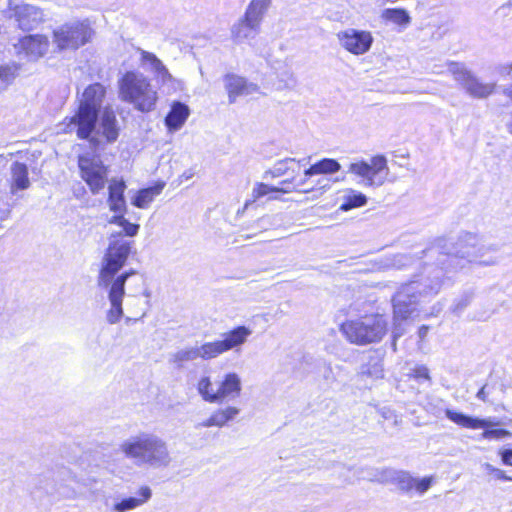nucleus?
I'll use <instances>...</instances> for the list:
<instances>
[{"label": "nucleus", "instance_id": "obj_53", "mask_svg": "<svg viewBox=\"0 0 512 512\" xmlns=\"http://www.w3.org/2000/svg\"><path fill=\"white\" fill-rule=\"evenodd\" d=\"M270 199L277 200V199H279V197L275 195V196H271Z\"/></svg>", "mask_w": 512, "mask_h": 512}, {"label": "nucleus", "instance_id": "obj_40", "mask_svg": "<svg viewBox=\"0 0 512 512\" xmlns=\"http://www.w3.org/2000/svg\"><path fill=\"white\" fill-rule=\"evenodd\" d=\"M499 455L504 465L512 466V448L501 449Z\"/></svg>", "mask_w": 512, "mask_h": 512}, {"label": "nucleus", "instance_id": "obj_38", "mask_svg": "<svg viewBox=\"0 0 512 512\" xmlns=\"http://www.w3.org/2000/svg\"><path fill=\"white\" fill-rule=\"evenodd\" d=\"M361 374L367 375L370 377H374V378H381L383 376V369H382L381 364L375 363L373 365L372 369L362 367Z\"/></svg>", "mask_w": 512, "mask_h": 512}, {"label": "nucleus", "instance_id": "obj_26", "mask_svg": "<svg viewBox=\"0 0 512 512\" xmlns=\"http://www.w3.org/2000/svg\"><path fill=\"white\" fill-rule=\"evenodd\" d=\"M165 186L164 182L157 183L152 187L141 189L137 192L132 200V204L140 209H146L154 200L155 196L159 195Z\"/></svg>", "mask_w": 512, "mask_h": 512}, {"label": "nucleus", "instance_id": "obj_44", "mask_svg": "<svg viewBox=\"0 0 512 512\" xmlns=\"http://www.w3.org/2000/svg\"><path fill=\"white\" fill-rule=\"evenodd\" d=\"M428 330H429V327H428V326H425V325H423V326H421V327L419 328V330H418V336H419V338H420L421 340H422V339H424V337L426 336V334H427Z\"/></svg>", "mask_w": 512, "mask_h": 512}, {"label": "nucleus", "instance_id": "obj_15", "mask_svg": "<svg viewBox=\"0 0 512 512\" xmlns=\"http://www.w3.org/2000/svg\"><path fill=\"white\" fill-rule=\"evenodd\" d=\"M450 73L473 97L486 98L495 90L494 83H485L478 80L470 71L450 62Z\"/></svg>", "mask_w": 512, "mask_h": 512}, {"label": "nucleus", "instance_id": "obj_52", "mask_svg": "<svg viewBox=\"0 0 512 512\" xmlns=\"http://www.w3.org/2000/svg\"><path fill=\"white\" fill-rule=\"evenodd\" d=\"M304 183H305V181H304V180H303V181H301V182H299V183L297 184V187H300V186L304 185Z\"/></svg>", "mask_w": 512, "mask_h": 512}, {"label": "nucleus", "instance_id": "obj_49", "mask_svg": "<svg viewBox=\"0 0 512 512\" xmlns=\"http://www.w3.org/2000/svg\"><path fill=\"white\" fill-rule=\"evenodd\" d=\"M313 190V188H307V189H300L299 191L303 192V193H308V192H311Z\"/></svg>", "mask_w": 512, "mask_h": 512}, {"label": "nucleus", "instance_id": "obj_22", "mask_svg": "<svg viewBox=\"0 0 512 512\" xmlns=\"http://www.w3.org/2000/svg\"><path fill=\"white\" fill-rule=\"evenodd\" d=\"M20 46L28 57L38 59L46 53L49 42L43 35H29L21 40Z\"/></svg>", "mask_w": 512, "mask_h": 512}, {"label": "nucleus", "instance_id": "obj_20", "mask_svg": "<svg viewBox=\"0 0 512 512\" xmlns=\"http://www.w3.org/2000/svg\"><path fill=\"white\" fill-rule=\"evenodd\" d=\"M248 15L245 11L244 16L231 28V36L236 42L249 39L259 32L262 19L258 17L252 19Z\"/></svg>", "mask_w": 512, "mask_h": 512}, {"label": "nucleus", "instance_id": "obj_34", "mask_svg": "<svg viewBox=\"0 0 512 512\" xmlns=\"http://www.w3.org/2000/svg\"><path fill=\"white\" fill-rule=\"evenodd\" d=\"M294 163H296V160L293 158L278 161L270 170L265 172V176L271 175L273 178L281 177L291 169L290 165Z\"/></svg>", "mask_w": 512, "mask_h": 512}, {"label": "nucleus", "instance_id": "obj_37", "mask_svg": "<svg viewBox=\"0 0 512 512\" xmlns=\"http://www.w3.org/2000/svg\"><path fill=\"white\" fill-rule=\"evenodd\" d=\"M14 78V72L10 67L0 66V92L3 91Z\"/></svg>", "mask_w": 512, "mask_h": 512}, {"label": "nucleus", "instance_id": "obj_13", "mask_svg": "<svg viewBox=\"0 0 512 512\" xmlns=\"http://www.w3.org/2000/svg\"><path fill=\"white\" fill-rule=\"evenodd\" d=\"M82 179L87 183L92 194H98L108 181V169L97 155H81L78 160Z\"/></svg>", "mask_w": 512, "mask_h": 512}, {"label": "nucleus", "instance_id": "obj_29", "mask_svg": "<svg viewBox=\"0 0 512 512\" xmlns=\"http://www.w3.org/2000/svg\"><path fill=\"white\" fill-rule=\"evenodd\" d=\"M290 189L278 188L276 186H270L265 183H256L251 192V200L246 201L244 209L255 202L256 200L269 195L270 193H289Z\"/></svg>", "mask_w": 512, "mask_h": 512}, {"label": "nucleus", "instance_id": "obj_46", "mask_svg": "<svg viewBox=\"0 0 512 512\" xmlns=\"http://www.w3.org/2000/svg\"><path fill=\"white\" fill-rule=\"evenodd\" d=\"M466 241L471 242V245L474 246L478 242V238L475 235L468 234L466 236Z\"/></svg>", "mask_w": 512, "mask_h": 512}, {"label": "nucleus", "instance_id": "obj_3", "mask_svg": "<svg viewBox=\"0 0 512 512\" xmlns=\"http://www.w3.org/2000/svg\"><path fill=\"white\" fill-rule=\"evenodd\" d=\"M120 451L137 466L165 468L172 462L167 442L154 433L141 432L126 439Z\"/></svg>", "mask_w": 512, "mask_h": 512}, {"label": "nucleus", "instance_id": "obj_55", "mask_svg": "<svg viewBox=\"0 0 512 512\" xmlns=\"http://www.w3.org/2000/svg\"><path fill=\"white\" fill-rule=\"evenodd\" d=\"M399 258L403 259V258H406V256L400 255Z\"/></svg>", "mask_w": 512, "mask_h": 512}, {"label": "nucleus", "instance_id": "obj_25", "mask_svg": "<svg viewBox=\"0 0 512 512\" xmlns=\"http://www.w3.org/2000/svg\"><path fill=\"white\" fill-rule=\"evenodd\" d=\"M188 116V106L181 102H176L172 105L170 112L167 114L165 124L169 130L176 131L183 126Z\"/></svg>", "mask_w": 512, "mask_h": 512}, {"label": "nucleus", "instance_id": "obj_14", "mask_svg": "<svg viewBox=\"0 0 512 512\" xmlns=\"http://www.w3.org/2000/svg\"><path fill=\"white\" fill-rule=\"evenodd\" d=\"M120 126L114 111L106 107L95 123L90 135L85 139L93 147H98L104 143H113L118 139Z\"/></svg>", "mask_w": 512, "mask_h": 512}, {"label": "nucleus", "instance_id": "obj_45", "mask_svg": "<svg viewBox=\"0 0 512 512\" xmlns=\"http://www.w3.org/2000/svg\"><path fill=\"white\" fill-rule=\"evenodd\" d=\"M281 184H282L281 188L290 189V192H292L293 190L296 189L295 187L292 186V183L289 180H284V181H282Z\"/></svg>", "mask_w": 512, "mask_h": 512}, {"label": "nucleus", "instance_id": "obj_4", "mask_svg": "<svg viewBox=\"0 0 512 512\" xmlns=\"http://www.w3.org/2000/svg\"><path fill=\"white\" fill-rule=\"evenodd\" d=\"M105 88L100 83L89 85L79 98L75 114L62 123L65 133L75 132L78 138H86L93 130L105 97Z\"/></svg>", "mask_w": 512, "mask_h": 512}, {"label": "nucleus", "instance_id": "obj_30", "mask_svg": "<svg viewBox=\"0 0 512 512\" xmlns=\"http://www.w3.org/2000/svg\"><path fill=\"white\" fill-rule=\"evenodd\" d=\"M450 420L463 428L468 429H480L481 427L487 426L486 419L473 418L461 413L450 411Z\"/></svg>", "mask_w": 512, "mask_h": 512}, {"label": "nucleus", "instance_id": "obj_36", "mask_svg": "<svg viewBox=\"0 0 512 512\" xmlns=\"http://www.w3.org/2000/svg\"><path fill=\"white\" fill-rule=\"evenodd\" d=\"M396 471L394 469L385 468L376 471L373 477L370 479L371 481H377L380 483H394V478L396 475Z\"/></svg>", "mask_w": 512, "mask_h": 512}, {"label": "nucleus", "instance_id": "obj_8", "mask_svg": "<svg viewBox=\"0 0 512 512\" xmlns=\"http://www.w3.org/2000/svg\"><path fill=\"white\" fill-rule=\"evenodd\" d=\"M126 184L123 180L112 179L108 185V199L107 205L109 210L114 214L107 218L108 224H115L123 229L127 237H134L138 234L140 225L131 223L125 218L127 211L126 200L124 192Z\"/></svg>", "mask_w": 512, "mask_h": 512}, {"label": "nucleus", "instance_id": "obj_31", "mask_svg": "<svg viewBox=\"0 0 512 512\" xmlns=\"http://www.w3.org/2000/svg\"><path fill=\"white\" fill-rule=\"evenodd\" d=\"M488 423L487 426L481 427L483 432L481 434V438L485 440H500L511 436V432L504 428H496L495 426L498 423H493L489 420H486Z\"/></svg>", "mask_w": 512, "mask_h": 512}, {"label": "nucleus", "instance_id": "obj_18", "mask_svg": "<svg viewBox=\"0 0 512 512\" xmlns=\"http://www.w3.org/2000/svg\"><path fill=\"white\" fill-rule=\"evenodd\" d=\"M434 482V476H428L420 479L413 477L407 471L397 470L393 484H396L398 489L402 492L411 493L414 490L417 494L423 495L429 490Z\"/></svg>", "mask_w": 512, "mask_h": 512}, {"label": "nucleus", "instance_id": "obj_16", "mask_svg": "<svg viewBox=\"0 0 512 512\" xmlns=\"http://www.w3.org/2000/svg\"><path fill=\"white\" fill-rule=\"evenodd\" d=\"M341 47L354 55H363L368 52L373 43L370 32L348 28L337 33Z\"/></svg>", "mask_w": 512, "mask_h": 512}, {"label": "nucleus", "instance_id": "obj_28", "mask_svg": "<svg viewBox=\"0 0 512 512\" xmlns=\"http://www.w3.org/2000/svg\"><path fill=\"white\" fill-rule=\"evenodd\" d=\"M342 199L343 202L339 209L344 212L362 207L367 203V197L363 193L357 192L353 189L345 190V194Z\"/></svg>", "mask_w": 512, "mask_h": 512}, {"label": "nucleus", "instance_id": "obj_54", "mask_svg": "<svg viewBox=\"0 0 512 512\" xmlns=\"http://www.w3.org/2000/svg\"><path fill=\"white\" fill-rule=\"evenodd\" d=\"M131 321H132V319H131V318H129V317L126 319V322H127V323H128V322H131Z\"/></svg>", "mask_w": 512, "mask_h": 512}, {"label": "nucleus", "instance_id": "obj_11", "mask_svg": "<svg viewBox=\"0 0 512 512\" xmlns=\"http://www.w3.org/2000/svg\"><path fill=\"white\" fill-rule=\"evenodd\" d=\"M92 35L93 29L88 21H73L54 31V42L61 50H75L89 42Z\"/></svg>", "mask_w": 512, "mask_h": 512}, {"label": "nucleus", "instance_id": "obj_41", "mask_svg": "<svg viewBox=\"0 0 512 512\" xmlns=\"http://www.w3.org/2000/svg\"><path fill=\"white\" fill-rule=\"evenodd\" d=\"M381 415L385 420H392L394 425H398L401 419L390 409H381Z\"/></svg>", "mask_w": 512, "mask_h": 512}, {"label": "nucleus", "instance_id": "obj_42", "mask_svg": "<svg viewBox=\"0 0 512 512\" xmlns=\"http://www.w3.org/2000/svg\"><path fill=\"white\" fill-rule=\"evenodd\" d=\"M12 208L10 206H7L5 208L0 209V221L7 220L11 215Z\"/></svg>", "mask_w": 512, "mask_h": 512}, {"label": "nucleus", "instance_id": "obj_32", "mask_svg": "<svg viewBox=\"0 0 512 512\" xmlns=\"http://www.w3.org/2000/svg\"><path fill=\"white\" fill-rule=\"evenodd\" d=\"M382 18L397 25L407 26L410 23V16L404 9H385Z\"/></svg>", "mask_w": 512, "mask_h": 512}, {"label": "nucleus", "instance_id": "obj_19", "mask_svg": "<svg viewBox=\"0 0 512 512\" xmlns=\"http://www.w3.org/2000/svg\"><path fill=\"white\" fill-rule=\"evenodd\" d=\"M224 86L228 94L229 103H235L238 97L249 96L259 91V86L247 81L236 74H227L224 77Z\"/></svg>", "mask_w": 512, "mask_h": 512}, {"label": "nucleus", "instance_id": "obj_23", "mask_svg": "<svg viewBox=\"0 0 512 512\" xmlns=\"http://www.w3.org/2000/svg\"><path fill=\"white\" fill-rule=\"evenodd\" d=\"M239 413L240 409L235 406H227L225 408L217 409L209 418L198 424V427H223L228 422L234 420Z\"/></svg>", "mask_w": 512, "mask_h": 512}, {"label": "nucleus", "instance_id": "obj_33", "mask_svg": "<svg viewBox=\"0 0 512 512\" xmlns=\"http://www.w3.org/2000/svg\"><path fill=\"white\" fill-rule=\"evenodd\" d=\"M272 0H251L248 4L246 11L248 12V16H250L253 19L256 17L263 20L264 15L268 11L269 7L271 6Z\"/></svg>", "mask_w": 512, "mask_h": 512}, {"label": "nucleus", "instance_id": "obj_5", "mask_svg": "<svg viewBox=\"0 0 512 512\" xmlns=\"http://www.w3.org/2000/svg\"><path fill=\"white\" fill-rule=\"evenodd\" d=\"M118 96L141 112L152 111L158 99L148 77L137 71H128L118 80Z\"/></svg>", "mask_w": 512, "mask_h": 512}, {"label": "nucleus", "instance_id": "obj_39", "mask_svg": "<svg viewBox=\"0 0 512 512\" xmlns=\"http://www.w3.org/2000/svg\"><path fill=\"white\" fill-rule=\"evenodd\" d=\"M413 377L419 380L424 379L428 381L430 379L428 368L425 366L415 367L413 369Z\"/></svg>", "mask_w": 512, "mask_h": 512}, {"label": "nucleus", "instance_id": "obj_47", "mask_svg": "<svg viewBox=\"0 0 512 512\" xmlns=\"http://www.w3.org/2000/svg\"><path fill=\"white\" fill-rule=\"evenodd\" d=\"M477 397L483 401H486V398H487V395H486V392H485V387H482L478 392H477Z\"/></svg>", "mask_w": 512, "mask_h": 512}, {"label": "nucleus", "instance_id": "obj_35", "mask_svg": "<svg viewBox=\"0 0 512 512\" xmlns=\"http://www.w3.org/2000/svg\"><path fill=\"white\" fill-rule=\"evenodd\" d=\"M277 79L280 83V89L292 90L297 85V79L291 69H285L277 74Z\"/></svg>", "mask_w": 512, "mask_h": 512}, {"label": "nucleus", "instance_id": "obj_17", "mask_svg": "<svg viewBox=\"0 0 512 512\" xmlns=\"http://www.w3.org/2000/svg\"><path fill=\"white\" fill-rule=\"evenodd\" d=\"M10 17L14 18L22 30H31L37 27L44 20L43 11L32 4H14L13 0L8 1Z\"/></svg>", "mask_w": 512, "mask_h": 512}, {"label": "nucleus", "instance_id": "obj_9", "mask_svg": "<svg viewBox=\"0 0 512 512\" xmlns=\"http://www.w3.org/2000/svg\"><path fill=\"white\" fill-rule=\"evenodd\" d=\"M419 289L416 283L406 284L394 295L393 303V331L394 340L404 334L402 321L414 316L417 312Z\"/></svg>", "mask_w": 512, "mask_h": 512}, {"label": "nucleus", "instance_id": "obj_27", "mask_svg": "<svg viewBox=\"0 0 512 512\" xmlns=\"http://www.w3.org/2000/svg\"><path fill=\"white\" fill-rule=\"evenodd\" d=\"M341 169L340 163L332 158H324L304 171L305 177H311L317 174H334Z\"/></svg>", "mask_w": 512, "mask_h": 512}, {"label": "nucleus", "instance_id": "obj_50", "mask_svg": "<svg viewBox=\"0 0 512 512\" xmlns=\"http://www.w3.org/2000/svg\"><path fill=\"white\" fill-rule=\"evenodd\" d=\"M396 341L397 340L393 339V342H392V348H393L394 351H396Z\"/></svg>", "mask_w": 512, "mask_h": 512}, {"label": "nucleus", "instance_id": "obj_24", "mask_svg": "<svg viewBox=\"0 0 512 512\" xmlns=\"http://www.w3.org/2000/svg\"><path fill=\"white\" fill-rule=\"evenodd\" d=\"M11 193L15 194L18 190H26L30 187L28 177V167L24 163L14 162L11 165Z\"/></svg>", "mask_w": 512, "mask_h": 512}, {"label": "nucleus", "instance_id": "obj_6", "mask_svg": "<svg viewBox=\"0 0 512 512\" xmlns=\"http://www.w3.org/2000/svg\"><path fill=\"white\" fill-rule=\"evenodd\" d=\"M387 320L384 315L371 314L346 320L340 326V331L352 344L367 345L377 343L387 333Z\"/></svg>", "mask_w": 512, "mask_h": 512}, {"label": "nucleus", "instance_id": "obj_7", "mask_svg": "<svg viewBox=\"0 0 512 512\" xmlns=\"http://www.w3.org/2000/svg\"><path fill=\"white\" fill-rule=\"evenodd\" d=\"M197 391L202 399L208 403H223L234 400L241 395L242 380L236 372H228L217 382L215 388L209 376H203L198 381Z\"/></svg>", "mask_w": 512, "mask_h": 512}, {"label": "nucleus", "instance_id": "obj_2", "mask_svg": "<svg viewBox=\"0 0 512 512\" xmlns=\"http://www.w3.org/2000/svg\"><path fill=\"white\" fill-rule=\"evenodd\" d=\"M252 330L246 326H237L234 329L221 335V339L205 342L200 346H191L182 348L170 355L169 362L177 368H182L185 363L197 359L211 360L230 351H239L248 338Z\"/></svg>", "mask_w": 512, "mask_h": 512}, {"label": "nucleus", "instance_id": "obj_12", "mask_svg": "<svg viewBox=\"0 0 512 512\" xmlns=\"http://www.w3.org/2000/svg\"><path fill=\"white\" fill-rule=\"evenodd\" d=\"M140 53V65L143 69L150 71L154 75L155 81L160 88L167 93L176 92L182 89V81L175 78L165 66V64L154 54L138 48Z\"/></svg>", "mask_w": 512, "mask_h": 512}, {"label": "nucleus", "instance_id": "obj_43", "mask_svg": "<svg viewBox=\"0 0 512 512\" xmlns=\"http://www.w3.org/2000/svg\"><path fill=\"white\" fill-rule=\"evenodd\" d=\"M495 477L502 481H512V477L507 476L504 471L499 469L496 470Z\"/></svg>", "mask_w": 512, "mask_h": 512}, {"label": "nucleus", "instance_id": "obj_51", "mask_svg": "<svg viewBox=\"0 0 512 512\" xmlns=\"http://www.w3.org/2000/svg\"><path fill=\"white\" fill-rule=\"evenodd\" d=\"M323 189H330V185L327 183L325 185L322 186Z\"/></svg>", "mask_w": 512, "mask_h": 512}, {"label": "nucleus", "instance_id": "obj_10", "mask_svg": "<svg viewBox=\"0 0 512 512\" xmlns=\"http://www.w3.org/2000/svg\"><path fill=\"white\" fill-rule=\"evenodd\" d=\"M348 172L362 178V184L366 187L382 186L389 175L387 158L384 155H375L370 162L357 161L349 165Z\"/></svg>", "mask_w": 512, "mask_h": 512}, {"label": "nucleus", "instance_id": "obj_48", "mask_svg": "<svg viewBox=\"0 0 512 512\" xmlns=\"http://www.w3.org/2000/svg\"><path fill=\"white\" fill-rule=\"evenodd\" d=\"M143 295H144L146 298H150V296H151V292H150L148 289H146V290H144Z\"/></svg>", "mask_w": 512, "mask_h": 512}, {"label": "nucleus", "instance_id": "obj_21", "mask_svg": "<svg viewBox=\"0 0 512 512\" xmlns=\"http://www.w3.org/2000/svg\"><path fill=\"white\" fill-rule=\"evenodd\" d=\"M152 497V490L149 486H142L137 491V496H130L116 500L111 507L112 512H129L141 507Z\"/></svg>", "mask_w": 512, "mask_h": 512}, {"label": "nucleus", "instance_id": "obj_1", "mask_svg": "<svg viewBox=\"0 0 512 512\" xmlns=\"http://www.w3.org/2000/svg\"><path fill=\"white\" fill-rule=\"evenodd\" d=\"M123 229L111 232L108 246L101 260V268L97 277V285L107 290L110 309L106 313L109 324H116L123 316L122 302L125 295V283L136 271L131 269L119 275L133 247V241L124 238Z\"/></svg>", "mask_w": 512, "mask_h": 512}]
</instances>
